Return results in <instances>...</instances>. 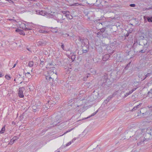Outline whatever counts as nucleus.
I'll list each match as a JSON object with an SVG mask.
<instances>
[{
    "label": "nucleus",
    "instance_id": "obj_1",
    "mask_svg": "<svg viewBox=\"0 0 152 152\" xmlns=\"http://www.w3.org/2000/svg\"><path fill=\"white\" fill-rule=\"evenodd\" d=\"M138 44L142 46V49L140 50L139 53H145L146 52L149 46V43L148 40L143 36H139L138 39H135L134 41L133 46H136Z\"/></svg>",
    "mask_w": 152,
    "mask_h": 152
},
{
    "label": "nucleus",
    "instance_id": "obj_2",
    "mask_svg": "<svg viewBox=\"0 0 152 152\" xmlns=\"http://www.w3.org/2000/svg\"><path fill=\"white\" fill-rule=\"evenodd\" d=\"M25 90V88L24 87L20 88L18 90V95L19 97L23 98L24 97L23 92Z\"/></svg>",
    "mask_w": 152,
    "mask_h": 152
},
{
    "label": "nucleus",
    "instance_id": "obj_3",
    "mask_svg": "<svg viewBox=\"0 0 152 152\" xmlns=\"http://www.w3.org/2000/svg\"><path fill=\"white\" fill-rule=\"evenodd\" d=\"M56 103V102H55L53 103L52 102V101H48V103H46L45 106L46 109H48L50 108L51 107V106L52 107H53Z\"/></svg>",
    "mask_w": 152,
    "mask_h": 152
},
{
    "label": "nucleus",
    "instance_id": "obj_4",
    "mask_svg": "<svg viewBox=\"0 0 152 152\" xmlns=\"http://www.w3.org/2000/svg\"><path fill=\"white\" fill-rule=\"evenodd\" d=\"M81 46L83 48L84 46L87 47V43H88V41L87 39H84L83 40V41H81Z\"/></svg>",
    "mask_w": 152,
    "mask_h": 152
},
{
    "label": "nucleus",
    "instance_id": "obj_5",
    "mask_svg": "<svg viewBox=\"0 0 152 152\" xmlns=\"http://www.w3.org/2000/svg\"><path fill=\"white\" fill-rule=\"evenodd\" d=\"M143 18L145 20H147L148 22L152 23V16H144Z\"/></svg>",
    "mask_w": 152,
    "mask_h": 152
},
{
    "label": "nucleus",
    "instance_id": "obj_6",
    "mask_svg": "<svg viewBox=\"0 0 152 152\" xmlns=\"http://www.w3.org/2000/svg\"><path fill=\"white\" fill-rule=\"evenodd\" d=\"M47 44V42L43 40H41L38 42V45L41 46H44Z\"/></svg>",
    "mask_w": 152,
    "mask_h": 152
},
{
    "label": "nucleus",
    "instance_id": "obj_7",
    "mask_svg": "<svg viewBox=\"0 0 152 152\" xmlns=\"http://www.w3.org/2000/svg\"><path fill=\"white\" fill-rule=\"evenodd\" d=\"M37 12H39V15L43 16L46 15L47 14H48V13L47 12H46L45 11H40L39 10L38 11H37Z\"/></svg>",
    "mask_w": 152,
    "mask_h": 152
},
{
    "label": "nucleus",
    "instance_id": "obj_8",
    "mask_svg": "<svg viewBox=\"0 0 152 152\" xmlns=\"http://www.w3.org/2000/svg\"><path fill=\"white\" fill-rule=\"evenodd\" d=\"M110 57V55L109 54H106L103 56L102 60L103 61H106Z\"/></svg>",
    "mask_w": 152,
    "mask_h": 152
},
{
    "label": "nucleus",
    "instance_id": "obj_9",
    "mask_svg": "<svg viewBox=\"0 0 152 152\" xmlns=\"http://www.w3.org/2000/svg\"><path fill=\"white\" fill-rule=\"evenodd\" d=\"M55 67H46V69H47V70L50 73V72H53V70L55 69Z\"/></svg>",
    "mask_w": 152,
    "mask_h": 152
},
{
    "label": "nucleus",
    "instance_id": "obj_10",
    "mask_svg": "<svg viewBox=\"0 0 152 152\" xmlns=\"http://www.w3.org/2000/svg\"><path fill=\"white\" fill-rule=\"evenodd\" d=\"M46 79L48 82H50L51 80L53 81V80L51 76L48 75L46 76Z\"/></svg>",
    "mask_w": 152,
    "mask_h": 152
},
{
    "label": "nucleus",
    "instance_id": "obj_11",
    "mask_svg": "<svg viewBox=\"0 0 152 152\" xmlns=\"http://www.w3.org/2000/svg\"><path fill=\"white\" fill-rule=\"evenodd\" d=\"M55 14V12H53V14H51L49 13L48 14L49 16V17L52 18H53L54 19H55L56 18L54 14Z\"/></svg>",
    "mask_w": 152,
    "mask_h": 152
},
{
    "label": "nucleus",
    "instance_id": "obj_12",
    "mask_svg": "<svg viewBox=\"0 0 152 152\" xmlns=\"http://www.w3.org/2000/svg\"><path fill=\"white\" fill-rule=\"evenodd\" d=\"M65 16L67 18L70 20L72 19L73 18L72 16L71 15L69 14V13L66 14L65 15Z\"/></svg>",
    "mask_w": 152,
    "mask_h": 152
},
{
    "label": "nucleus",
    "instance_id": "obj_13",
    "mask_svg": "<svg viewBox=\"0 0 152 152\" xmlns=\"http://www.w3.org/2000/svg\"><path fill=\"white\" fill-rule=\"evenodd\" d=\"M148 95L150 97H152V89H151L150 91L148 92Z\"/></svg>",
    "mask_w": 152,
    "mask_h": 152
},
{
    "label": "nucleus",
    "instance_id": "obj_14",
    "mask_svg": "<svg viewBox=\"0 0 152 152\" xmlns=\"http://www.w3.org/2000/svg\"><path fill=\"white\" fill-rule=\"evenodd\" d=\"M39 31L40 33H43L44 34H46L48 33V32L47 31H45L43 30H39Z\"/></svg>",
    "mask_w": 152,
    "mask_h": 152
},
{
    "label": "nucleus",
    "instance_id": "obj_15",
    "mask_svg": "<svg viewBox=\"0 0 152 152\" xmlns=\"http://www.w3.org/2000/svg\"><path fill=\"white\" fill-rule=\"evenodd\" d=\"M141 104H140L139 105H137L136 106L134 107H133V109H132V111H133L134 110H135L137 109V108L139 107H140V106H141Z\"/></svg>",
    "mask_w": 152,
    "mask_h": 152
},
{
    "label": "nucleus",
    "instance_id": "obj_16",
    "mask_svg": "<svg viewBox=\"0 0 152 152\" xmlns=\"http://www.w3.org/2000/svg\"><path fill=\"white\" fill-rule=\"evenodd\" d=\"M5 131V126H4L1 129V130L0 131V133L2 134L4 133Z\"/></svg>",
    "mask_w": 152,
    "mask_h": 152
},
{
    "label": "nucleus",
    "instance_id": "obj_17",
    "mask_svg": "<svg viewBox=\"0 0 152 152\" xmlns=\"http://www.w3.org/2000/svg\"><path fill=\"white\" fill-rule=\"evenodd\" d=\"M106 30V28H103L100 29V32H101L102 33V34L104 33L105 31Z\"/></svg>",
    "mask_w": 152,
    "mask_h": 152
},
{
    "label": "nucleus",
    "instance_id": "obj_18",
    "mask_svg": "<svg viewBox=\"0 0 152 152\" xmlns=\"http://www.w3.org/2000/svg\"><path fill=\"white\" fill-rule=\"evenodd\" d=\"M113 97V95H110L109 96L107 99V100L109 102L111 99Z\"/></svg>",
    "mask_w": 152,
    "mask_h": 152
},
{
    "label": "nucleus",
    "instance_id": "obj_19",
    "mask_svg": "<svg viewBox=\"0 0 152 152\" xmlns=\"http://www.w3.org/2000/svg\"><path fill=\"white\" fill-rule=\"evenodd\" d=\"M29 66H32L34 65L33 61H31L29 62L28 64Z\"/></svg>",
    "mask_w": 152,
    "mask_h": 152
},
{
    "label": "nucleus",
    "instance_id": "obj_20",
    "mask_svg": "<svg viewBox=\"0 0 152 152\" xmlns=\"http://www.w3.org/2000/svg\"><path fill=\"white\" fill-rule=\"evenodd\" d=\"M102 37H105L107 36L108 34L104 32V33H103V34H102Z\"/></svg>",
    "mask_w": 152,
    "mask_h": 152
},
{
    "label": "nucleus",
    "instance_id": "obj_21",
    "mask_svg": "<svg viewBox=\"0 0 152 152\" xmlns=\"http://www.w3.org/2000/svg\"><path fill=\"white\" fill-rule=\"evenodd\" d=\"M5 77L7 79L9 80H10L11 79L9 75H6L5 76Z\"/></svg>",
    "mask_w": 152,
    "mask_h": 152
},
{
    "label": "nucleus",
    "instance_id": "obj_22",
    "mask_svg": "<svg viewBox=\"0 0 152 152\" xmlns=\"http://www.w3.org/2000/svg\"><path fill=\"white\" fill-rule=\"evenodd\" d=\"M18 138H19L18 137L16 136H15L12 138V140H13L14 141H15V140L18 139Z\"/></svg>",
    "mask_w": 152,
    "mask_h": 152
},
{
    "label": "nucleus",
    "instance_id": "obj_23",
    "mask_svg": "<svg viewBox=\"0 0 152 152\" xmlns=\"http://www.w3.org/2000/svg\"><path fill=\"white\" fill-rule=\"evenodd\" d=\"M151 73H148L147 74L145 75V78L144 79V80L146 78L148 77H149L150 76V75H151Z\"/></svg>",
    "mask_w": 152,
    "mask_h": 152
},
{
    "label": "nucleus",
    "instance_id": "obj_24",
    "mask_svg": "<svg viewBox=\"0 0 152 152\" xmlns=\"http://www.w3.org/2000/svg\"><path fill=\"white\" fill-rule=\"evenodd\" d=\"M96 114V113H95V112H94V113H93L90 116L86 118H83L82 120H84L86 118H90L91 116H93L94 115Z\"/></svg>",
    "mask_w": 152,
    "mask_h": 152
},
{
    "label": "nucleus",
    "instance_id": "obj_25",
    "mask_svg": "<svg viewBox=\"0 0 152 152\" xmlns=\"http://www.w3.org/2000/svg\"><path fill=\"white\" fill-rule=\"evenodd\" d=\"M83 39L82 38L80 37V36L78 37L77 38L78 40L79 41H81H81H83V39Z\"/></svg>",
    "mask_w": 152,
    "mask_h": 152
},
{
    "label": "nucleus",
    "instance_id": "obj_26",
    "mask_svg": "<svg viewBox=\"0 0 152 152\" xmlns=\"http://www.w3.org/2000/svg\"><path fill=\"white\" fill-rule=\"evenodd\" d=\"M63 14H65V15L66 14H67V13H69V11H62L61 12Z\"/></svg>",
    "mask_w": 152,
    "mask_h": 152
},
{
    "label": "nucleus",
    "instance_id": "obj_27",
    "mask_svg": "<svg viewBox=\"0 0 152 152\" xmlns=\"http://www.w3.org/2000/svg\"><path fill=\"white\" fill-rule=\"evenodd\" d=\"M72 143V142L71 141L69 142L68 143H67V144H66V145L65 146H64V147H67V146H68L69 145H71V143Z\"/></svg>",
    "mask_w": 152,
    "mask_h": 152
},
{
    "label": "nucleus",
    "instance_id": "obj_28",
    "mask_svg": "<svg viewBox=\"0 0 152 152\" xmlns=\"http://www.w3.org/2000/svg\"><path fill=\"white\" fill-rule=\"evenodd\" d=\"M82 51H83V53H87L88 51V50H84V49H83V48L82 49Z\"/></svg>",
    "mask_w": 152,
    "mask_h": 152
},
{
    "label": "nucleus",
    "instance_id": "obj_29",
    "mask_svg": "<svg viewBox=\"0 0 152 152\" xmlns=\"http://www.w3.org/2000/svg\"><path fill=\"white\" fill-rule=\"evenodd\" d=\"M73 129V128H72L69 130L68 131L66 132H65L64 134H63L62 135H60V136H63V135L66 134V133L71 131V130H72V129Z\"/></svg>",
    "mask_w": 152,
    "mask_h": 152
},
{
    "label": "nucleus",
    "instance_id": "obj_30",
    "mask_svg": "<svg viewBox=\"0 0 152 152\" xmlns=\"http://www.w3.org/2000/svg\"><path fill=\"white\" fill-rule=\"evenodd\" d=\"M90 70L91 71V72L92 73H94V72L95 73H96V71L94 70H93V68H91L90 69Z\"/></svg>",
    "mask_w": 152,
    "mask_h": 152
},
{
    "label": "nucleus",
    "instance_id": "obj_31",
    "mask_svg": "<svg viewBox=\"0 0 152 152\" xmlns=\"http://www.w3.org/2000/svg\"><path fill=\"white\" fill-rule=\"evenodd\" d=\"M133 31V29L132 28H130L129 29L128 31V32L129 33H131Z\"/></svg>",
    "mask_w": 152,
    "mask_h": 152
},
{
    "label": "nucleus",
    "instance_id": "obj_32",
    "mask_svg": "<svg viewBox=\"0 0 152 152\" xmlns=\"http://www.w3.org/2000/svg\"><path fill=\"white\" fill-rule=\"evenodd\" d=\"M14 141L13 140H12V139L10 141V142H9V144L10 145H12L13 144V143L14 142Z\"/></svg>",
    "mask_w": 152,
    "mask_h": 152
},
{
    "label": "nucleus",
    "instance_id": "obj_33",
    "mask_svg": "<svg viewBox=\"0 0 152 152\" xmlns=\"http://www.w3.org/2000/svg\"><path fill=\"white\" fill-rule=\"evenodd\" d=\"M108 102H109L107 99H106L104 101V102H103V104L105 105V104H107Z\"/></svg>",
    "mask_w": 152,
    "mask_h": 152
},
{
    "label": "nucleus",
    "instance_id": "obj_34",
    "mask_svg": "<svg viewBox=\"0 0 152 152\" xmlns=\"http://www.w3.org/2000/svg\"><path fill=\"white\" fill-rule=\"evenodd\" d=\"M75 56L74 55H72L71 57V59L72 60V61H74V60L75 59Z\"/></svg>",
    "mask_w": 152,
    "mask_h": 152
},
{
    "label": "nucleus",
    "instance_id": "obj_35",
    "mask_svg": "<svg viewBox=\"0 0 152 152\" xmlns=\"http://www.w3.org/2000/svg\"><path fill=\"white\" fill-rule=\"evenodd\" d=\"M129 6L131 7H135L136 5L135 4H130Z\"/></svg>",
    "mask_w": 152,
    "mask_h": 152
},
{
    "label": "nucleus",
    "instance_id": "obj_36",
    "mask_svg": "<svg viewBox=\"0 0 152 152\" xmlns=\"http://www.w3.org/2000/svg\"><path fill=\"white\" fill-rule=\"evenodd\" d=\"M63 37H67L69 36V34L66 33L64 34H63Z\"/></svg>",
    "mask_w": 152,
    "mask_h": 152
},
{
    "label": "nucleus",
    "instance_id": "obj_37",
    "mask_svg": "<svg viewBox=\"0 0 152 152\" xmlns=\"http://www.w3.org/2000/svg\"><path fill=\"white\" fill-rule=\"evenodd\" d=\"M24 33V32L23 31H22V30H20V32H19V34H24V35H25V34H23Z\"/></svg>",
    "mask_w": 152,
    "mask_h": 152
},
{
    "label": "nucleus",
    "instance_id": "obj_38",
    "mask_svg": "<svg viewBox=\"0 0 152 152\" xmlns=\"http://www.w3.org/2000/svg\"><path fill=\"white\" fill-rule=\"evenodd\" d=\"M76 139V138L75 137V138H74L71 141L72 142H72H74L75 140Z\"/></svg>",
    "mask_w": 152,
    "mask_h": 152
},
{
    "label": "nucleus",
    "instance_id": "obj_39",
    "mask_svg": "<svg viewBox=\"0 0 152 152\" xmlns=\"http://www.w3.org/2000/svg\"><path fill=\"white\" fill-rule=\"evenodd\" d=\"M102 35V33L100 31H99V32H98L97 33V36H98V35Z\"/></svg>",
    "mask_w": 152,
    "mask_h": 152
},
{
    "label": "nucleus",
    "instance_id": "obj_40",
    "mask_svg": "<svg viewBox=\"0 0 152 152\" xmlns=\"http://www.w3.org/2000/svg\"><path fill=\"white\" fill-rule=\"evenodd\" d=\"M20 30L19 29H16L15 31L16 32H19V33Z\"/></svg>",
    "mask_w": 152,
    "mask_h": 152
},
{
    "label": "nucleus",
    "instance_id": "obj_41",
    "mask_svg": "<svg viewBox=\"0 0 152 152\" xmlns=\"http://www.w3.org/2000/svg\"><path fill=\"white\" fill-rule=\"evenodd\" d=\"M104 78L105 80H106V79H107V76L106 75H104Z\"/></svg>",
    "mask_w": 152,
    "mask_h": 152
},
{
    "label": "nucleus",
    "instance_id": "obj_42",
    "mask_svg": "<svg viewBox=\"0 0 152 152\" xmlns=\"http://www.w3.org/2000/svg\"><path fill=\"white\" fill-rule=\"evenodd\" d=\"M61 47L63 49V50L64 49V44H62V45H61Z\"/></svg>",
    "mask_w": 152,
    "mask_h": 152
},
{
    "label": "nucleus",
    "instance_id": "obj_43",
    "mask_svg": "<svg viewBox=\"0 0 152 152\" xmlns=\"http://www.w3.org/2000/svg\"><path fill=\"white\" fill-rule=\"evenodd\" d=\"M31 29L28 28H25V31H28V30H30Z\"/></svg>",
    "mask_w": 152,
    "mask_h": 152
},
{
    "label": "nucleus",
    "instance_id": "obj_44",
    "mask_svg": "<svg viewBox=\"0 0 152 152\" xmlns=\"http://www.w3.org/2000/svg\"><path fill=\"white\" fill-rule=\"evenodd\" d=\"M129 33H128V32L126 34L125 38H126V37H128V36L129 35Z\"/></svg>",
    "mask_w": 152,
    "mask_h": 152
},
{
    "label": "nucleus",
    "instance_id": "obj_45",
    "mask_svg": "<svg viewBox=\"0 0 152 152\" xmlns=\"http://www.w3.org/2000/svg\"><path fill=\"white\" fill-rule=\"evenodd\" d=\"M129 95V94L128 93H126V94L125 95V97H126L127 96H128Z\"/></svg>",
    "mask_w": 152,
    "mask_h": 152
},
{
    "label": "nucleus",
    "instance_id": "obj_46",
    "mask_svg": "<svg viewBox=\"0 0 152 152\" xmlns=\"http://www.w3.org/2000/svg\"><path fill=\"white\" fill-rule=\"evenodd\" d=\"M9 20H11V21H12L13 22H16V21L13 19H9Z\"/></svg>",
    "mask_w": 152,
    "mask_h": 152
},
{
    "label": "nucleus",
    "instance_id": "obj_47",
    "mask_svg": "<svg viewBox=\"0 0 152 152\" xmlns=\"http://www.w3.org/2000/svg\"><path fill=\"white\" fill-rule=\"evenodd\" d=\"M137 88H133L132 90V91H133V92L135 91Z\"/></svg>",
    "mask_w": 152,
    "mask_h": 152
},
{
    "label": "nucleus",
    "instance_id": "obj_48",
    "mask_svg": "<svg viewBox=\"0 0 152 152\" xmlns=\"http://www.w3.org/2000/svg\"><path fill=\"white\" fill-rule=\"evenodd\" d=\"M150 131L151 132H149L150 134L152 136V129H151Z\"/></svg>",
    "mask_w": 152,
    "mask_h": 152
},
{
    "label": "nucleus",
    "instance_id": "obj_49",
    "mask_svg": "<svg viewBox=\"0 0 152 152\" xmlns=\"http://www.w3.org/2000/svg\"><path fill=\"white\" fill-rule=\"evenodd\" d=\"M133 92V91H132V90H131L130 91H129V92H128V93H129V95L130 94H131V93H132Z\"/></svg>",
    "mask_w": 152,
    "mask_h": 152
},
{
    "label": "nucleus",
    "instance_id": "obj_50",
    "mask_svg": "<svg viewBox=\"0 0 152 152\" xmlns=\"http://www.w3.org/2000/svg\"><path fill=\"white\" fill-rule=\"evenodd\" d=\"M83 80H84L86 81L87 80V79L86 77H84L83 78Z\"/></svg>",
    "mask_w": 152,
    "mask_h": 152
},
{
    "label": "nucleus",
    "instance_id": "obj_51",
    "mask_svg": "<svg viewBox=\"0 0 152 152\" xmlns=\"http://www.w3.org/2000/svg\"><path fill=\"white\" fill-rule=\"evenodd\" d=\"M130 64H131V62H129V63L127 64V66H130Z\"/></svg>",
    "mask_w": 152,
    "mask_h": 152
},
{
    "label": "nucleus",
    "instance_id": "obj_52",
    "mask_svg": "<svg viewBox=\"0 0 152 152\" xmlns=\"http://www.w3.org/2000/svg\"><path fill=\"white\" fill-rule=\"evenodd\" d=\"M148 53H151L152 52H151V50H149L148 51Z\"/></svg>",
    "mask_w": 152,
    "mask_h": 152
},
{
    "label": "nucleus",
    "instance_id": "obj_53",
    "mask_svg": "<svg viewBox=\"0 0 152 152\" xmlns=\"http://www.w3.org/2000/svg\"><path fill=\"white\" fill-rule=\"evenodd\" d=\"M44 60V59H42H42H40V61H41V62H44V61H43Z\"/></svg>",
    "mask_w": 152,
    "mask_h": 152
},
{
    "label": "nucleus",
    "instance_id": "obj_54",
    "mask_svg": "<svg viewBox=\"0 0 152 152\" xmlns=\"http://www.w3.org/2000/svg\"><path fill=\"white\" fill-rule=\"evenodd\" d=\"M38 10H37L36 11V13L37 14H39V12H37V11H38Z\"/></svg>",
    "mask_w": 152,
    "mask_h": 152
},
{
    "label": "nucleus",
    "instance_id": "obj_55",
    "mask_svg": "<svg viewBox=\"0 0 152 152\" xmlns=\"http://www.w3.org/2000/svg\"><path fill=\"white\" fill-rule=\"evenodd\" d=\"M16 64H14V65H13V66H16Z\"/></svg>",
    "mask_w": 152,
    "mask_h": 152
},
{
    "label": "nucleus",
    "instance_id": "obj_56",
    "mask_svg": "<svg viewBox=\"0 0 152 152\" xmlns=\"http://www.w3.org/2000/svg\"><path fill=\"white\" fill-rule=\"evenodd\" d=\"M128 67H125V69H128Z\"/></svg>",
    "mask_w": 152,
    "mask_h": 152
},
{
    "label": "nucleus",
    "instance_id": "obj_57",
    "mask_svg": "<svg viewBox=\"0 0 152 152\" xmlns=\"http://www.w3.org/2000/svg\"><path fill=\"white\" fill-rule=\"evenodd\" d=\"M98 110H96V111L95 112V113L96 114V113L98 112Z\"/></svg>",
    "mask_w": 152,
    "mask_h": 152
},
{
    "label": "nucleus",
    "instance_id": "obj_58",
    "mask_svg": "<svg viewBox=\"0 0 152 152\" xmlns=\"http://www.w3.org/2000/svg\"><path fill=\"white\" fill-rule=\"evenodd\" d=\"M140 113H142V114H144V113H141V111H140Z\"/></svg>",
    "mask_w": 152,
    "mask_h": 152
},
{
    "label": "nucleus",
    "instance_id": "obj_59",
    "mask_svg": "<svg viewBox=\"0 0 152 152\" xmlns=\"http://www.w3.org/2000/svg\"><path fill=\"white\" fill-rule=\"evenodd\" d=\"M88 75H87V76H86V79H87V78H88Z\"/></svg>",
    "mask_w": 152,
    "mask_h": 152
},
{
    "label": "nucleus",
    "instance_id": "obj_60",
    "mask_svg": "<svg viewBox=\"0 0 152 152\" xmlns=\"http://www.w3.org/2000/svg\"><path fill=\"white\" fill-rule=\"evenodd\" d=\"M57 22H59V20L58 19V20H57Z\"/></svg>",
    "mask_w": 152,
    "mask_h": 152
},
{
    "label": "nucleus",
    "instance_id": "obj_61",
    "mask_svg": "<svg viewBox=\"0 0 152 152\" xmlns=\"http://www.w3.org/2000/svg\"><path fill=\"white\" fill-rule=\"evenodd\" d=\"M151 9V7H150V8H149L147 9H148V10H149V9Z\"/></svg>",
    "mask_w": 152,
    "mask_h": 152
},
{
    "label": "nucleus",
    "instance_id": "obj_62",
    "mask_svg": "<svg viewBox=\"0 0 152 152\" xmlns=\"http://www.w3.org/2000/svg\"><path fill=\"white\" fill-rule=\"evenodd\" d=\"M94 95V94H92L91 96H92L93 97Z\"/></svg>",
    "mask_w": 152,
    "mask_h": 152
},
{
    "label": "nucleus",
    "instance_id": "obj_63",
    "mask_svg": "<svg viewBox=\"0 0 152 152\" xmlns=\"http://www.w3.org/2000/svg\"><path fill=\"white\" fill-rule=\"evenodd\" d=\"M27 50H29V51H30V50L29 49H28V48H27Z\"/></svg>",
    "mask_w": 152,
    "mask_h": 152
},
{
    "label": "nucleus",
    "instance_id": "obj_64",
    "mask_svg": "<svg viewBox=\"0 0 152 152\" xmlns=\"http://www.w3.org/2000/svg\"><path fill=\"white\" fill-rule=\"evenodd\" d=\"M64 19H63V18L62 17V20H64Z\"/></svg>",
    "mask_w": 152,
    "mask_h": 152
}]
</instances>
